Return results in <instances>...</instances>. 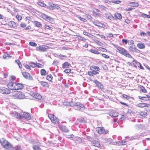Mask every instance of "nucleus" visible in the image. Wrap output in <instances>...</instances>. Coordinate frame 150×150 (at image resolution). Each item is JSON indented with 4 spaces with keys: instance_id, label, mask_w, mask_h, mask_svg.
Instances as JSON below:
<instances>
[{
    "instance_id": "10",
    "label": "nucleus",
    "mask_w": 150,
    "mask_h": 150,
    "mask_svg": "<svg viewBox=\"0 0 150 150\" xmlns=\"http://www.w3.org/2000/svg\"><path fill=\"white\" fill-rule=\"evenodd\" d=\"M15 82H9L7 84L8 88L11 90H15Z\"/></svg>"
},
{
    "instance_id": "46",
    "label": "nucleus",
    "mask_w": 150,
    "mask_h": 150,
    "mask_svg": "<svg viewBox=\"0 0 150 150\" xmlns=\"http://www.w3.org/2000/svg\"><path fill=\"white\" fill-rule=\"evenodd\" d=\"M33 149L34 150H42L40 146L36 145L33 146Z\"/></svg>"
},
{
    "instance_id": "23",
    "label": "nucleus",
    "mask_w": 150,
    "mask_h": 150,
    "mask_svg": "<svg viewBox=\"0 0 150 150\" xmlns=\"http://www.w3.org/2000/svg\"><path fill=\"white\" fill-rule=\"evenodd\" d=\"M127 143L126 141L122 140L121 141H117L116 143L118 146H123L125 145Z\"/></svg>"
},
{
    "instance_id": "37",
    "label": "nucleus",
    "mask_w": 150,
    "mask_h": 150,
    "mask_svg": "<svg viewBox=\"0 0 150 150\" xmlns=\"http://www.w3.org/2000/svg\"><path fill=\"white\" fill-rule=\"evenodd\" d=\"M137 46L140 49H144L145 47L144 44L140 43H138L137 45Z\"/></svg>"
},
{
    "instance_id": "22",
    "label": "nucleus",
    "mask_w": 150,
    "mask_h": 150,
    "mask_svg": "<svg viewBox=\"0 0 150 150\" xmlns=\"http://www.w3.org/2000/svg\"><path fill=\"white\" fill-rule=\"evenodd\" d=\"M8 25L11 28H15L16 27V23L13 21H10L8 23Z\"/></svg>"
},
{
    "instance_id": "1",
    "label": "nucleus",
    "mask_w": 150,
    "mask_h": 150,
    "mask_svg": "<svg viewBox=\"0 0 150 150\" xmlns=\"http://www.w3.org/2000/svg\"><path fill=\"white\" fill-rule=\"evenodd\" d=\"M0 143L1 145L6 149L9 150L12 148V145L4 138L0 139Z\"/></svg>"
},
{
    "instance_id": "35",
    "label": "nucleus",
    "mask_w": 150,
    "mask_h": 150,
    "mask_svg": "<svg viewBox=\"0 0 150 150\" xmlns=\"http://www.w3.org/2000/svg\"><path fill=\"white\" fill-rule=\"evenodd\" d=\"M40 73L42 76H46L48 74L46 71L44 69H41L40 70Z\"/></svg>"
},
{
    "instance_id": "55",
    "label": "nucleus",
    "mask_w": 150,
    "mask_h": 150,
    "mask_svg": "<svg viewBox=\"0 0 150 150\" xmlns=\"http://www.w3.org/2000/svg\"><path fill=\"white\" fill-rule=\"evenodd\" d=\"M122 97L123 98H125L127 99H129L131 98L130 96L125 94H123Z\"/></svg>"
},
{
    "instance_id": "14",
    "label": "nucleus",
    "mask_w": 150,
    "mask_h": 150,
    "mask_svg": "<svg viewBox=\"0 0 150 150\" xmlns=\"http://www.w3.org/2000/svg\"><path fill=\"white\" fill-rule=\"evenodd\" d=\"M0 92L4 94H8L10 93V90L5 87H2L0 89Z\"/></svg>"
},
{
    "instance_id": "43",
    "label": "nucleus",
    "mask_w": 150,
    "mask_h": 150,
    "mask_svg": "<svg viewBox=\"0 0 150 150\" xmlns=\"http://www.w3.org/2000/svg\"><path fill=\"white\" fill-rule=\"evenodd\" d=\"M139 88L140 89L141 91L143 93H146L147 92V90L143 86H140Z\"/></svg>"
},
{
    "instance_id": "53",
    "label": "nucleus",
    "mask_w": 150,
    "mask_h": 150,
    "mask_svg": "<svg viewBox=\"0 0 150 150\" xmlns=\"http://www.w3.org/2000/svg\"><path fill=\"white\" fill-rule=\"evenodd\" d=\"M77 17L79 18L81 21H83L84 22H86L87 21V20L84 18H83L82 17H81V16H77Z\"/></svg>"
},
{
    "instance_id": "12",
    "label": "nucleus",
    "mask_w": 150,
    "mask_h": 150,
    "mask_svg": "<svg viewBox=\"0 0 150 150\" xmlns=\"http://www.w3.org/2000/svg\"><path fill=\"white\" fill-rule=\"evenodd\" d=\"M41 17L45 21H51L52 19V18L50 16H47L46 14L42 13L41 14Z\"/></svg>"
},
{
    "instance_id": "64",
    "label": "nucleus",
    "mask_w": 150,
    "mask_h": 150,
    "mask_svg": "<svg viewBox=\"0 0 150 150\" xmlns=\"http://www.w3.org/2000/svg\"><path fill=\"white\" fill-rule=\"evenodd\" d=\"M99 48L103 52H107V50L104 48H103L101 47H100Z\"/></svg>"
},
{
    "instance_id": "44",
    "label": "nucleus",
    "mask_w": 150,
    "mask_h": 150,
    "mask_svg": "<svg viewBox=\"0 0 150 150\" xmlns=\"http://www.w3.org/2000/svg\"><path fill=\"white\" fill-rule=\"evenodd\" d=\"M90 51L92 53H94L96 54H99L100 52L98 50H94L93 49H91Z\"/></svg>"
},
{
    "instance_id": "5",
    "label": "nucleus",
    "mask_w": 150,
    "mask_h": 150,
    "mask_svg": "<svg viewBox=\"0 0 150 150\" xmlns=\"http://www.w3.org/2000/svg\"><path fill=\"white\" fill-rule=\"evenodd\" d=\"M96 131L98 133L100 134L104 133L107 134L109 132V131L108 130H105L103 127H97L96 128Z\"/></svg>"
},
{
    "instance_id": "38",
    "label": "nucleus",
    "mask_w": 150,
    "mask_h": 150,
    "mask_svg": "<svg viewBox=\"0 0 150 150\" xmlns=\"http://www.w3.org/2000/svg\"><path fill=\"white\" fill-rule=\"evenodd\" d=\"M22 74L23 76L26 79H28L29 77L30 74L26 72H23Z\"/></svg>"
},
{
    "instance_id": "11",
    "label": "nucleus",
    "mask_w": 150,
    "mask_h": 150,
    "mask_svg": "<svg viewBox=\"0 0 150 150\" xmlns=\"http://www.w3.org/2000/svg\"><path fill=\"white\" fill-rule=\"evenodd\" d=\"M137 106L141 108H143L144 107H150V104L145 103H140L137 104Z\"/></svg>"
},
{
    "instance_id": "34",
    "label": "nucleus",
    "mask_w": 150,
    "mask_h": 150,
    "mask_svg": "<svg viewBox=\"0 0 150 150\" xmlns=\"http://www.w3.org/2000/svg\"><path fill=\"white\" fill-rule=\"evenodd\" d=\"M46 79L52 82L53 79L52 75L51 74L47 75L46 77Z\"/></svg>"
},
{
    "instance_id": "26",
    "label": "nucleus",
    "mask_w": 150,
    "mask_h": 150,
    "mask_svg": "<svg viewBox=\"0 0 150 150\" xmlns=\"http://www.w3.org/2000/svg\"><path fill=\"white\" fill-rule=\"evenodd\" d=\"M114 17L116 19L120 20L122 18L121 14L118 13H115L114 15Z\"/></svg>"
},
{
    "instance_id": "2",
    "label": "nucleus",
    "mask_w": 150,
    "mask_h": 150,
    "mask_svg": "<svg viewBox=\"0 0 150 150\" xmlns=\"http://www.w3.org/2000/svg\"><path fill=\"white\" fill-rule=\"evenodd\" d=\"M117 52L128 58H132V56L128 53V52L122 47H118L117 48Z\"/></svg>"
},
{
    "instance_id": "17",
    "label": "nucleus",
    "mask_w": 150,
    "mask_h": 150,
    "mask_svg": "<svg viewBox=\"0 0 150 150\" xmlns=\"http://www.w3.org/2000/svg\"><path fill=\"white\" fill-rule=\"evenodd\" d=\"M15 90H19L22 89L23 87V84L22 83H18L15 82Z\"/></svg>"
},
{
    "instance_id": "28",
    "label": "nucleus",
    "mask_w": 150,
    "mask_h": 150,
    "mask_svg": "<svg viewBox=\"0 0 150 150\" xmlns=\"http://www.w3.org/2000/svg\"><path fill=\"white\" fill-rule=\"evenodd\" d=\"M99 74L98 71H88V74L90 76H93V75H97Z\"/></svg>"
},
{
    "instance_id": "21",
    "label": "nucleus",
    "mask_w": 150,
    "mask_h": 150,
    "mask_svg": "<svg viewBox=\"0 0 150 150\" xmlns=\"http://www.w3.org/2000/svg\"><path fill=\"white\" fill-rule=\"evenodd\" d=\"M146 96H139V98L141 100L146 101L149 100V99L150 98V96L148 95H146Z\"/></svg>"
},
{
    "instance_id": "59",
    "label": "nucleus",
    "mask_w": 150,
    "mask_h": 150,
    "mask_svg": "<svg viewBox=\"0 0 150 150\" xmlns=\"http://www.w3.org/2000/svg\"><path fill=\"white\" fill-rule=\"evenodd\" d=\"M36 64V67L39 68H41L44 67V65H43L40 64L39 63H37Z\"/></svg>"
},
{
    "instance_id": "32",
    "label": "nucleus",
    "mask_w": 150,
    "mask_h": 150,
    "mask_svg": "<svg viewBox=\"0 0 150 150\" xmlns=\"http://www.w3.org/2000/svg\"><path fill=\"white\" fill-rule=\"evenodd\" d=\"M34 25L38 27H41L42 26V24L41 23L38 22L37 21H34L32 22Z\"/></svg>"
},
{
    "instance_id": "47",
    "label": "nucleus",
    "mask_w": 150,
    "mask_h": 150,
    "mask_svg": "<svg viewBox=\"0 0 150 150\" xmlns=\"http://www.w3.org/2000/svg\"><path fill=\"white\" fill-rule=\"evenodd\" d=\"M75 36H76V38H77L79 40H81L82 41H84V40H86V39L82 37L81 36L79 35H74Z\"/></svg>"
},
{
    "instance_id": "25",
    "label": "nucleus",
    "mask_w": 150,
    "mask_h": 150,
    "mask_svg": "<svg viewBox=\"0 0 150 150\" xmlns=\"http://www.w3.org/2000/svg\"><path fill=\"white\" fill-rule=\"evenodd\" d=\"M131 65L134 67L135 68H137V65L139 64V62L135 60H133L131 62Z\"/></svg>"
},
{
    "instance_id": "6",
    "label": "nucleus",
    "mask_w": 150,
    "mask_h": 150,
    "mask_svg": "<svg viewBox=\"0 0 150 150\" xmlns=\"http://www.w3.org/2000/svg\"><path fill=\"white\" fill-rule=\"evenodd\" d=\"M93 23L95 25L103 28V29H107V26L105 24L102 23L98 21H93Z\"/></svg>"
},
{
    "instance_id": "8",
    "label": "nucleus",
    "mask_w": 150,
    "mask_h": 150,
    "mask_svg": "<svg viewBox=\"0 0 150 150\" xmlns=\"http://www.w3.org/2000/svg\"><path fill=\"white\" fill-rule=\"evenodd\" d=\"M30 94L35 98L37 99L40 100L42 98L41 96L38 93H35L33 92H30Z\"/></svg>"
},
{
    "instance_id": "16",
    "label": "nucleus",
    "mask_w": 150,
    "mask_h": 150,
    "mask_svg": "<svg viewBox=\"0 0 150 150\" xmlns=\"http://www.w3.org/2000/svg\"><path fill=\"white\" fill-rule=\"evenodd\" d=\"M93 15L96 16H100L101 15V12L97 9L95 8L93 11Z\"/></svg>"
},
{
    "instance_id": "51",
    "label": "nucleus",
    "mask_w": 150,
    "mask_h": 150,
    "mask_svg": "<svg viewBox=\"0 0 150 150\" xmlns=\"http://www.w3.org/2000/svg\"><path fill=\"white\" fill-rule=\"evenodd\" d=\"M15 62L17 63L19 67L21 68L22 67V65L20 61L19 60L17 59L15 60Z\"/></svg>"
},
{
    "instance_id": "30",
    "label": "nucleus",
    "mask_w": 150,
    "mask_h": 150,
    "mask_svg": "<svg viewBox=\"0 0 150 150\" xmlns=\"http://www.w3.org/2000/svg\"><path fill=\"white\" fill-rule=\"evenodd\" d=\"M40 84L42 86L44 87H49V85L48 83L46 81H41Z\"/></svg>"
},
{
    "instance_id": "18",
    "label": "nucleus",
    "mask_w": 150,
    "mask_h": 150,
    "mask_svg": "<svg viewBox=\"0 0 150 150\" xmlns=\"http://www.w3.org/2000/svg\"><path fill=\"white\" fill-rule=\"evenodd\" d=\"M129 50L132 52H135L137 53H139L140 51L137 49L135 45H132L129 47Z\"/></svg>"
},
{
    "instance_id": "60",
    "label": "nucleus",
    "mask_w": 150,
    "mask_h": 150,
    "mask_svg": "<svg viewBox=\"0 0 150 150\" xmlns=\"http://www.w3.org/2000/svg\"><path fill=\"white\" fill-rule=\"evenodd\" d=\"M102 56L105 58V59H109L110 58V56L105 54H102Z\"/></svg>"
},
{
    "instance_id": "3",
    "label": "nucleus",
    "mask_w": 150,
    "mask_h": 150,
    "mask_svg": "<svg viewBox=\"0 0 150 150\" xmlns=\"http://www.w3.org/2000/svg\"><path fill=\"white\" fill-rule=\"evenodd\" d=\"M48 116L52 122L54 124H57L59 123V119L54 114H50Z\"/></svg>"
},
{
    "instance_id": "15",
    "label": "nucleus",
    "mask_w": 150,
    "mask_h": 150,
    "mask_svg": "<svg viewBox=\"0 0 150 150\" xmlns=\"http://www.w3.org/2000/svg\"><path fill=\"white\" fill-rule=\"evenodd\" d=\"M93 82L96 84L98 88L101 90L104 89V86L100 83L97 80H94Z\"/></svg>"
},
{
    "instance_id": "4",
    "label": "nucleus",
    "mask_w": 150,
    "mask_h": 150,
    "mask_svg": "<svg viewBox=\"0 0 150 150\" xmlns=\"http://www.w3.org/2000/svg\"><path fill=\"white\" fill-rule=\"evenodd\" d=\"M15 99H23L25 98L24 94L21 91H17L14 93L13 95Z\"/></svg>"
},
{
    "instance_id": "20",
    "label": "nucleus",
    "mask_w": 150,
    "mask_h": 150,
    "mask_svg": "<svg viewBox=\"0 0 150 150\" xmlns=\"http://www.w3.org/2000/svg\"><path fill=\"white\" fill-rule=\"evenodd\" d=\"M20 27L23 28H25V29L26 30H29L31 28V27L30 25H29L26 27V24L24 23H21Z\"/></svg>"
},
{
    "instance_id": "33",
    "label": "nucleus",
    "mask_w": 150,
    "mask_h": 150,
    "mask_svg": "<svg viewBox=\"0 0 150 150\" xmlns=\"http://www.w3.org/2000/svg\"><path fill=\"white\" fill-rule=\"evenodd\" d=\"M70 65V64L69 63L67 62H66L62 64V68L63 69L67 68L69 67Z\"/></svg>"
},
{
    "instance_id": "31",
    "label": "nucleus",
    "mask_w": 150,
    "mask_h": 150,
    "mask_svg": "<svg viewBox=\"0 0 150 150\" xmlns=\"http://www.w3.org/2000/svg\"><path fill=\"white\" fill-rule=\"evenodd\" d=\"M109 114L110 116L112 117H115L117 116V113L115 111H111L109 113Z\"/></svg>"
},
{
    "instance_id": "61",
    "label": "nucleus",
    "mask_w": 150,
    "mask_h": 150,
    "mask_svg": "<svg viewBox=\"0 0 150 150\" xmlns=\"http://www.w3.org/2000/svg\"><path fill=\"white\" fill-rule=\"evenodd\" d=\"M71 69H65L64 70V72H65L66 73H69L71 72Z\"/></svg>"
},
{
    "instance_id": "40",
    "label": "nucleus",
    "mask_w": 150,
    "mask_h": 150,
    "mask_svg": "<svg viewBox=\"0 0 150 150\" xmlns=\"http://www.w3.org/2000/svg\"><path fill=\"white\" fill-rule=\"evenodd\" d=\"M93 145L97 147H100V145L99 142L97 141H95L93 142Z\"/></svg>"
},
{
    "instance_id": "54",
    "label": "nucleus",
    "mask_w": 150,
    "mask_h": 150,
    "mask_svg": "<svg viewBox=\"0 0 150 150\" xmlns=\"http://www.w3.org/2000/svg\"><path fill=\"white\" fill-rule=\"evenodd\" d=\"M142 16L144 18H150V16L149 15H147L146 14L142 13L141 14Z\"/></svg>"
},
{
    "instance_id": "56",
    "label": "nucleus",
    "mask_w": 150,
    "mask_h": 150,
    "mask_svg": "<svg viewBox=\"0 0 150 150\" xmlns=\"http://www.w3.org/2000/svg\"><path fill=\"white\" fill-rule=\"evenodd\" d=\"M128 43L129 45H133L134 44V41L132 40H130L128 41Z\"/></svg>"
},
{
    "instance_id": "62",
    "label": "nucleus",
    "mask_w": 150,
    "mask_h": 150,
    "mask_svg": "<svg viewBox=\"0 0 150 150\" xmlns=\"http://www.w3.org/2000/svg\"><path fill=\"white\" fill-rule=\"evenodd\" d=\"M15 150H23V149H21V146L19 145H18L15 147Z\"/></svg>"
},
{
    "instance_id": "58",
    "label": "nucleus",
    "mask_w": 150,
    "mask_h": 150,
    "mask_svg": "<svg viewBox=\"0 0 150 150\" xmlns=\"http://www.w3.org/2000/svg\"><path fill=\"white\" fill-rule=\"evenodd\" d=\"M9 79L10 81H14L16 79V77L14 76H11L10 77Z\"/></svg>"
},
{
    "instance_id": "13",
    "label": "nucleus",
    "mask_w": 150,
    "mask_h": 150,
    "mask_svg": "<svg viewBox=\"0 0 150 150\" xmlns=\"http://www.w3.org/2000/svg\"><path fill=\"white\" fill-rule=\"evenodd\" d=\"M12 116L17 119H19L22 117L20 113L17 112H13L11 113Z\"/></svg>"
},
{
    "instance_id": "63",
    "label": "nucleus",
    "mask_w": 150,
    "mask_h": 150,
    "mask_svg": "<svg viewBox=\"0 0 150 150\" xmlns=\"http://www.w3.org/2000/svg\"><path fill=\"white\" fill-rule=\"evenodd\" d=\"M139 64L137 65V67H139L141 69H144V68L141 65V64L139 62Z\"/></svg>"
},
{
    "instance_id": "42",
    "label": "nucleus",
    "mask_w": 150,
    "mask_h": 150,
    "mask_svg": "<svg viewBox=\"0 0 150 150\" xmlns=\"http://www.w3.org/2000/svg\"><path fill=\"white\" fill-rule=\"evenodd\" d=\"M130 4H131V6L132 7H137L139 6V4L137 2H131L130 3Z\"/></svg>"
},
{
    "instance_id": "27",
    "label": "nucleus",
    "mask_w": 150,
    "mask_h": 150,
    "mask_svg": "<svg viewBox=\"0 0 150 150\" xmlns=\"http://www.w3.org/2000/svg\"><path fill=\"white\" fill-rule=\"evenodd\" d=\"M75 106L78 108V109L80 110L81 108L84 107V105L80 103H77L75 104Z\"/></svg>"
},
{
    "instance_id": "45",
    "label": "nucleus",
    "mask_w": 150,
    "mask_h": 150,
    "mask_svg": "<svg viewBox=\"0 0 150 150\" xmlns=\"http://www.w3.org/2000/svg\"><path fill=\"white\" fill-rule=\"evenodd\" d=\"M67 57L66 55H63L62 54H60L58 56V58L61 60H64L67 58Z\"/></svg>"
},
{
    "instance_id": "39",
    "label": "nucleus",
    "mask_w": 150,
    "mask_h": 150,
    "mask_svg": "<svg viewBox=\"0 0 150 150\" xmlns=\"http://www.w3.org/2000/svg\"><path fill=\"white\" fill-rule=\"evenodd\" d=\"M93 42L94 43L97 44L99 46H102L103 45V43L97 40H93Z\"/></svg>"
},
{
    "instance_id": "49",
    "label": "nucleus",
    "mask_w": 150,
    "mask_h": 150,
    "mask_svg": "<svg viewBox=\"0 0 150 150\" xmlns=\"http://www.w3.org/2000/svg\"><path fill=\"white\" fill-rule=\"evenodd\" d=\"M44 28L45 30L46 29L52 30V28L50 26L48 25L45 24L44 26Z\"/></svg>"
},
{
    "instance_id": "50",
    "label": "nucleus",
    "mask_w": 150,
    "mask_h": 150,
    "mask_svg": "<svg viewBox=\"0 0 150 150\" xmlns=\"http://www.w3.org/2000/svg\"><path fill=\"white\" fill-rule=\"evenodd\" d=\"M36 63H35L33 62H30L29 63L30 66L33 68H34V67H36Z\"/></svg>"
},
{
    "instance_id": "7",
    "label": "nucleus",
    "mask_w": 150,
    "mask_h": 150,
    "mask_svg": "<svg viewBox=\"0 0 150 150\" xmlns=\"http://www.w3.org/2000/svg\"><path fill=\"white\" fill-rule=\"evenodd\" d=\"M48 47L46 45H41L36 47V50L37 51H39L42 52H44L46 51V49H47Z\"/></svg>"
},
{
    "instance_id": "19",
    "label": "nucleus",
    "mask_w": 150,
    "mask_h": 150,
    "mask_svg": "<svg viewBox=\"0 0 150 150\" xmlns=\"http://www.w3.org/2000/svg\"><path fill=\"white\" fill-rule=\"evenodd\" d=\"M53 7H56L57 9H59L60 8V7L59 6H57V4H54L53 3H52L50 5L49 7L47 6V8L49 9L52 10L54 9Z\"/></svg>"
},
{
    "instance_id": "57",
    "label": "nucleus",
    "mask_w": 150,
    "mask_h": 150,
    "mask_svg": "<svg viewBox=\"0 0 150 150\" xmlns=\"http://www.w3.org/2000/svg\"><path fill=\"white\" fill-rule=\"evenodd\" d=\"M29 45L35 47L37 46V44L33 42H30L29 43Z\"/></svg>"
},
{
    "instance_id": "36",
    "label": "nucleus",
    "mask_w": 150,
    "mask_h": 150,
    "mask_svg": "<svg viewBox=\"0 0 150 150\" xmlns=\"http://www.w3.org/2000/svg\"><path fill=\"white\" fill-rule=\"evenodd\" d=\"M139 115L141 116L145 117L147 115V113L146 112L141 111L139 112Z\"/></svg>"
},
{
    "instance_id": "41",
    "label": "nucleus",
    "mask_w": 150,
    "mask_h": 150,
    "mask_svg": "<svg viewBox=\"0 0 150 150\" xmlns=\"http://www.w3.org/2000/svg\"><path fill=\"white\" fill-rule=\"evenodd\" d=\"M37 4L42 7H46V5L44 3L41 1H38L37 2Z\"/></svg>"
},
{
    "instance_id": "48",
    "label": "nucleus",
    "mask_w": 150,
    "mask_h": 150,
    "mask_svg": "<svg viewBox=\"0 0 150 150\" xmlns=\"http://www.w3.org/2000/svg\"><path fill=\"white\" fill-rule=\"evenodd\" d=\"M11 57L9 54L6 52L3 55V58L5 59L9 58Z\"/></svg>"
},
{
    "instance_id": "9",
    "label": "nucleus",
    "mask_w": 150,
    "mask_h": 150,
    "mask_svg": "<svg viewBox=\"0 0 150 150\" xmlns=\"http://www.w3.org/2000/svg\"><path fill=\"white\" fill-rule=\"evenodd\" d=\"M22 113H21L22 117L28 120L31 119V117L29 113L27 112H22Z\"/></svg>"
},
{
    "instance_id": "29",
    "label": "nucleus",
    "mask_w": 150,
    "mask_h": 150,
    "mask_svg": "<svg viewBox=\"0 0 150 150\" xmlns=\"http://www.w3.org/2000/svg\"><path fill=\"white\" fill-rule=\"evenodd\" d=\"M74 140L76 143L77 144L80 143L82 142L81 139L79 137H75L74 139Z\"/></svg>"
},
{
    "instance_id": "52",
    "label": "nucleus",
    "mask_w": 150,
    "mask_h": 150,
    "mask_svg": "<svg viewBox=\"0 0 150 150\" xmlns=\"http://www.w3.org/2000/svg\"><path fill=\"white\" fill-rule=\"evenodd\" d=\"M16 18L18 21H20L22 19V16L19 14L16 15Z\"/></svg>"
},
{
    "instance_id": "24",
    "label": "nucleus",
    "mask_w": 150,
    "mask_h": 150,
    "mask_svg": "<svg viewBox=\"0 0 150 150\" xmlns=\"http://www.w3.org/2000/svg\"><path fill=\"white\" fill-rule=\"evenodd\" d=\"M90 68L93 71H98L100 70V69L98 67L94 65L90 67Z\"/></svg>"
}]
</instances>
